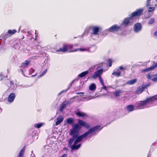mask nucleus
Instances as JSON below:
<instances>
[{"instance_id":"1","label":"nucleus","mask_w":157,"mask_h":157,"mask_svg":"<svg viewBox=\"0 0 157 157\" xmlns=\"http://www.w3.org/2000/svg\"><path fill=\"white\" fill-rule=\"evenodd\" d=\"M78 123L75 124L72 126V128L70 130L69 135L71 137L68 140L67 143L68 145L72 150H77L81 146V144H79L77 145L76 144L80 142L83 138L86 137L89 134L92 133L98 130L100 131L101 129L100 126L97 125L90 128L87 132H85L83 134L79 136V132L82 127H83L86 129H89L90 126L89 124L79 119L78 121Z\"/></svg>"},{"instance_id":"2","label":"nucleus","mask_w":157,"mask_h":157,"mask_svg":"<svg viewBox=\"0 0 157 157\" xmlns=\"http://www.w3.org/2000/svg\"><path fill=\"white\" fill-rule=\"evenodd\" d=\"M76 45H74L73 44H63L62 48H60L59 49L56 50L57 52H74L79 50L81 51H83L86 50V49L80 48L75 49L74 48Z\"/></svg>"},{"instance_id":"3","label":"nucleus","mask_w":157,"mask_h":157,"mask_svg":"<svg viewBox=\"0 0 157 157\" xmlns=\"http://www.w3.org/2000/svg\"><path fill=\"white\" fill-rule=\"evenodd\" d=\"M155 98L153 97H150L146 98L145 100L140 101L137 104L136 108L137 109H144V106L149 103H152Z\"/></svg>"},{"instance_id":"4","label":"nucleus","mask_w":157,"mask_h":157,"mask_svg":"<svg viewBox=\"0 0 157 157\" xmlns=\"http://www.w3.org/2000/svg\"><path fill=\"white\" fill-rule=\"evenodd\" d=\"M144 9L142 8L136 9L135 11L132 13L130 15V17L132 18L136 17H140L142 15Z\"/></svg>"},{"instance_id":"5","label":"nucleus","mask_w":157,"mask_h":157,"mask_svg":"<svg viewBox=\"0 0 157 157\" xmlns=\"http://www.w3.org/2000/svg\"><path fill=\"white\" fill-rule=\"evenodd\" d=\"M121 27L116 24L113 25L108 29V30L110 32L115 33L118 32L120 29Z\"/></svg>"},{"instance_id":"6","label":"nucleus","mask_w":157,"mask_h":157,"mask_svg":"<svg viewBox=\"0 0 157 157\" xmlns=\"http://www.w3.org/2000/svg\"><path fill=\"white\" fill-rule=\"evenodd\" d=\"M103 71V70L101 69L95 72L92 76V78L93 79H95L98 77L99 78V77L101 76V75Z\"/></svg>"},{"instance_id":"7","label":"nucleus","mask_w":157,"mask_h":157,"mask_svg":"<svg viewBox=\"0 0 157 157\" xmlns=\"http://www.w3.org/2000/svg\"><path fill=\"white\" fill-rule=\"evenodd\" d=\"M148 85H142L140 86L135 91L136 94H140L146 88Z\"/></svg>"},{"instance_id":"8","label":"nucleus","mask_w":157,"mask_h":157,"mask_svg":"<svg viewBox=\"0 0 157 157\" xmlns=\"http://www.w3.org/2000/svg\"><path fill=\"white\" fill-rule=\"evenodd\" d=\"M91 29L92 34L94 35H98V33L101 28L98 26H94L92 27Z\"/></svg>"},{"instance_id":"9","label":"nucleus","mask_w":157,"mask_h":157,"mask_svg":"<svg viewBox=\"0 0 157 157\" xmlns=\"http://www.w3.org/2000/svg\"><path fill=\"white\" fill-rule=\"evenodd\" d=\"M142 29V25L140 23H137L134 25V31L135 32H138L140 31Z\"/></svg>"},{"instance_id":"10","label":"nucleus","mask_w":157,"mask_h":157,"mask_svg":"<svg viewBox=\"0 0 157 157\" xmlns=\"http://www.w3.org/2000/svg\"><path fill=\"white\" fill-rule=\"evenodd\" d=\"M157 66V62L155 63V65H153L152 66L144 69L141 70V72H148L150 71H151L153 70Z\"/></svg>"},{"instance_id":"11","label":"nucleus","mask_w":157,"mask_h":157,"mask_svg":"<svg viewBox=\"0 0 157 157\" xmlns=\"http://www.w3.org/2000/svg\"><path fill=\"white\" fill-rule=\"evenodd\" d=\"M16 97V95L14 93L10 94L8 96V101L10 102H12L14 100Z\"/></svg>"},{"instance_id":"12","label":"nucleus","mask_w":157,"mask_h":157,"mask_svg":"<svg viewBox=\"0 0 157 157\" xmlns=\"http://www.w3.org/2000/svg\"><path fill=\"white\" fill-rule=\"evenodd\" d=\"M130 17L128 18H126L124 19L122 24L124 25L125 26H128L129 24L130 23V20L132 18L130 17V16L129 15Z\"/></svg>"},{"instance_id":"13","label":"nucleus","mask_w":157,"mask_h":157,"mask_svg":"<svg viewBox=\"0 0 157 157\" xmlns=\"http://www.w3.org/2000/svg\"><path fill=\"white\" fill-rule=\"evenodd\" d=\"M63 117L62 116L59 115L56 119V125H57L60 124L63 121Z\"/></svg>"},{"instance_id":"14","label":"nucleus","mask_w":157,"mask_h":157,"mask_svg":"<svg viewBox=\"0 0 157 157\" xmlns=\"http://www.w3.org/2000/svg\"><path fill=\"white\" fill-rule=\"evenodd\" d=\"M30 63L29 60H25L24 62H22L21 64V67L25 68L29 65Z\"/></svg>"},{"instance_id":"15","label":"nucleus","mask_w":157,"mask_h":157,"mask_svg":"<svg viewBox=\"0 0 157 157\" xmlns=\"http://www.w3.org/2000/svg\"><path fill=\"white\" fill-rule=\"evenodd\" d=\"M89 73L88 71H86L83 72L80 74H79L78 75V76L80 78H82L85 76L87 74Z\"/></svg>"},{"instance_id":"16","label":"nucleus","mask_w":157,"mask_h":157,"mask_svg":"<svg viewBox=\"0 0 157 157\" xmlns=\"http://www.w3.org/2000/svg\"><path fill=\"white\" fill-rule=\"evenodd\" d=\"M64 103V102L63 103L60 105L59 108V111H62L63 109L66 107V105L70 103V101H67L66 104H65Z\"/></svg>"},{"instance_id":"17","label":"nucleus","mask_w":157,"mask_h":157,"mask_svg":"<svg viewBox=\"0 0 157 157\" xmlns=\"http://www.w3.org/2000/svg\"><path fill=\"white\" fill-rule=\"evenodd\" d=\"M76 115L78 116L79 117H83L86 116V114L84 112H77L76 113Z\"/></svg>"},{"instance_id":"18","label":"nucleus","mask_w":157,"mask_h":157,"mask_svg":"<svg viewBox=\"0 0 157 157\" xmlns=\"http://www.w3.org/2000/svg\"><path fill=\"white\" fill-rule=\"evenodd\" d=\"M25 148V146H24L22 149L21 150L17 157H23V154Z\"/></svg>"},{"instance_id":"19","label":"nucleus","mask_w":157,"mask_h":157,"mask_svg":"<svg viewBox=\"0 0 157 157\" xmlns=\"http://www.w3.org/2000/svg\"><path fill=\"white\" fill-rule=\"evenodd\" d=\"M127 110L129 112L133 111L134 110V106L132 105H129L126 107Z\"/></svg>"},{"instance_id":"20","label":"nucleus","mask_w":157,"mask_h":157,"mask_svg":"<svg viewBox=\"0 0 157 157\" xmlns=\"http://www.w3.org/2000/svg\"><path fill=\"white\" fill-rule=\"evenodd\" d=\"M116 71V72H115L114 71L112 74V75H115L117 77H119L121 75V72L119 71L118 69Z\"/></svg>"},{"instance_id":"21","label":"nucleus","mask_w":157,"mask_h":157,"mask_svg":"<svg viewBox=\"0 0 157 157\" xmlns=\"http://www.w3.org/2000/svg\"><path fill=\"white\" fill-rule=\"evenodd\" d=\"M137 81L136 79H134L128 81L127 82V84L129 85H132L135 83Z\"/></svg>"},{"instance_id":"22","label":"nucleus","mask_w":157,"mask_h":157,"mask_svg":"<svg viewBox=\"0 0 157 157\" xmlns=\"http://www.w3.org/2000/svg\"><path fill=\"white\" fill-rule=\"evenodd\" d=\"M17 30L15 29L10 30L9 29L7 33L11 35H13L15 34L17 32Z\"/></svg>"},{"instance_id":"23","label":"nucleus","mask_w":157,"mask_h":157,"mask_svg":"<svg viewBox=\"0 0 157 157\" xmlns=\"http://www.w3.org/2000/svg\"><path fill=\"white\" fill-rule=\"evenodd\" d=\"M96 88V86L94 83H92L90 85L89 87V89L90 90H95Z\"/></svg>"},{"instance_id":"24","label":"nucleus","mask_w":157,"mask_h":157,"mask_svg":"<svg viewBox=\"0 0 157 157\" xmlns=\"http://www.w3.org/2000/svg\"><path fill=\"white\" fill-rule=\"evenodd\" d=\"M74 121L73 119L69 118L67 119V122L70 124H72L73 123Z\"/></svg>"},{"instance_id":"25","label":"nucleus","mask_w":157,"mask_h":157,"mask_svg":"<svg viewBox=\"0 0 157 157\" xmlns=\"http://www.w3.org/2000/svg\"><path fill=\"white\" fill-rule=\"evenodd\" d=\"M155 22V19L154 18H151L148 21V25H151L153 24Z\"/></svg>"},{"instance_id":"26","label":"nucleus","mask_w":157,"mask_h":157,"mask_svg":"<svg viewBox=\"0 0 157 157\" xmlns=\"http://www.w3.org/2000/svg\"><path fill=\"white\" fill-rule=\"evenodd\" d=\"M122 92V91L121 90H116L115 93V95L116 97L119 96H120V94Z\"/></svg>"},{"instance_id":"27","label":"nucleus","mask_w":157,"mask_h":157,"mask_svg":"<svg viewBox=\"0 0 157 157\" xmlns=\"http://www.w3.org/2000/svg\"><path fill=\"white\" fill-rule=\"evenodd\" d=\"M42 126L41 123L36 124H34V126L35 127L39 128H40Z\"/></svg>"},{"instance_id":"28","label":"nucleus","mask_w":157,"mask_h":157,"mask_svg":"<svg viewBox=\"0 0 157 157\" xmlns=\"http://www.w3.org/2000/svg\"><path fill=\"white\" fill-rule=\"evenodd\" d=\"M107 62L109 63V67H111L112 65V61L111 59H109L107 60Z\"/></svg>"},{"instance_id":"29","label":"nucleus","mask_w":157,"mask_h":157,"mask_svg":"<svg viewBox=\"0 0 157 157\" xmlns=\"http://www.w3.org/2000/svg\"><path fill=\"white\" fill-rule=\"evenodd\" d=\"M47 69L45 70L39 76V77H41L44 76L47 72Z\"/></svg>"},{"instance_id":"30","label":"nucleus","mask_w":157,"mask_h":157,"mask_svg":"<svg viewBox=\"0 0 157 157\" xmlns=\"http://www.w3.org/2000/svg\"><path fill=\"white\" fill-rule=\"evenodd\" d=\"M99 81H100V83H101V85H102V86H104V83L102 79V78L101 77H101H99Z\"/></svg>"},{"instance_id":"31","label":"nucleus","mask_w":157,"mask_h":157,"mask_svg":"<svg viewBox=\"0 0 157 157\" xmlns=\"http://www.w3.org/2000/svg\"><path fill=\"white\" fill-rule=\"evenodd\" d=\"M154 10H155L154 7H150L149 8V10H148V12H151L152 11H154Z\"/></svg>"},{"instance_id":"32","label":"nucleus","mask_w":157,"mask_h":157,"mask_svg":"<svg viewBox=\"0 0 157 157\" xmlns=\"http://www.w3.org/2000/svg\"><path fill=\"white\" fill-rule=\"evenodd\" d=\"M151 2V0H147V5L146 6L147 7H148L150 6V3Z\"/></svg>"},{"instance_id":"33","label":"nucleus","mask_w":157,"mask_h":157,"mask_svg":"<svg viewBox=\"0 0 157 157\" xmlns=\"http://www.w3.org/2000/svg\"><path fill=\"white\" fill-rule=\"evenodd\" d=\"M151 80L152 81L154 82H157V77H154L153 78H152Z\"/></svg>"},{"instance_id":"34","label":"nucleus","mask_w":157,"mask_h":157,"mask_svg":"<svg viewBox=\"0 0 157 157\" xmlns=\"http://www.w3.org/2000/svg\"><path fill=\"white\" fill-rule=\"evenodd\" d=\"M147 78L148 79H151L152 76H151L150 74H148L147 75Z\"/></svg>"},{"instance_id":"35","label":"nucleus","mask_w":157,"mask_h":157,"mask_svg":"<svg viewBox=\"0 0 157 157\" xmlns=\"http://www.w3.org/2000/svg\"><path fill=\"white\" fill-rule=\"evenodd\" d=\"M76 94H81V96H83V94H84V93L82 92H78L76 93Z\"/></svg>"},{"instance_id":"36","label":"nucleus","mask_w":157,"mask_h":157,"mask_svg":"<svg viewBox=\"0 0 157 157\" xmlns=\"http://www.w3.org/2000/svg\"><path fill=\"white\" fill-rule=\"evenodd\" d=\"M119 69L120 70H126V69H124L123 67L122 66H120L119 67Z\"/></svg>"},{"instance_id":"37","label":"nucleus","mask_w":157,"mask_h":157,"mask_svg":"<svg viewBox=\"0 0 157 157\" xmlns=\"http://www.w3.org/2000/svg\"><path fill=\"white\" fill-rule=\"evenodd\" d=\"M67 155L66 154H63L61 157H67Z\"/></svg>"},{"instance_id":"38","label":"nucleus","mask_w":157,"mask_h":157,"mask_svg":"<svg viewBox=\"0 0 157 157\" xmlns=\"http://www.w3.org/2000/svg\"><path fill=\"white\" fill-rule=\"evenodd\" d=\"M103 86V89H104L105 90H107V89L106 86H104H104Z\"/></svg>"},{"instance_id":"39","label":"nucleus","mask_w":157,"mask_h":157,"mask_svg":"<svg viewBox=\"0 0 157 157\" xmlns=\"http://www.w3.org/2000/svg\"><path fill=\"white\" fill-rule=\"evenodd\" d=\"M63 149L66 151H67L68 150V148H67L66 147H64L63 148Z\"/></svg>"},{"instance_id":"40","label":"nucleus","mask_w":157,"mask_h":157,"mask_svg":"<svg viewBox=\"0 0 157 157\" xmlns=\"http://www.w3.org/2000/svg\"><path fill=\"white\" fill-rule=\"evenodd\" d=\"M154 35L155 36H157V31L154 33Z\"/></svg>"},{"instance_id":"41","label":"nucleus","mask_w":157,"mask_h":157,"mask_svg":"<svg viewBox=\"0 0 157 157\" xmlns=\"http://www.w3.org/2000/svg\"><path fill=\"white\" fill-rule=\"evenodd\" d=\"M76 97H78V96H75V97H73L71 98V99H74Z\"/></svg>"},{"instance_id":"42","label":"nucleus","mask_w":157,"mask_h":157,"mask_svg":"<svg viewBox=\"0 0 157 157\" xmlns=\"http://www.w3.org/2000/svg\"><path fill=\"white\" fill-rule=\"evenodd\" d=\"M155 76H157V74L155 75Z\"/></svg>"},{"instance_id":"43","label":"nucleus","mask_w":157,"mask_h":157,"mask_svg":"<svg viewBox=\"0 0 157 157\" xmlns=\"http://www.w3.org/2000/svg\"><path fill=\"white\" fill-rule=\"evenodd\" d=\"M63 91H62L60 92V93H62Z\"/></svg>"},{"instance_id":"44","label":"nucleus","mask_w":157,"mask_h":157,"mask_svg":"<svg viewBox=\"0 0 157 157\" xmlns=\"http://www.w3.org/2000/svg\"><path fill=\"white\" fill-rule=\"evenodd\" d=\"M35 75H32V76H34Z\"/></svg>"},{"instance_id":"45","label":"nucleus","mask_w":157,"mask_h":157,"mask_svg":"<svg viewBox=\"0 0 157 157\" xmlns=\"http://www.w3.org/2000/svg\"><path fill=\"white\" fill-rule=\"evenodd\" d=\"M24 38V37L23 36V38H22L21 39H23Z\"/></svg>"},{"instance_id":"46","label":"nucleus","mask_w":157,"mask_h":157,"mask_svg":"<svg viewBox=\"0 0 157 157\" xmlns=\"http://www.w3.org/2000/svg\"><path fill=\"white\" fill-rule=\"evenodd\" d=\"M149 17H147V18H148Z\"/></svg>"},{"instance_id":"47","label":"nucleus","mask_w":157,"mask_h":157,"mask_svg":"<svg viewBox=\"0 0 157 157\" xmlns=\"http://www.w3.org/2000/svg\"><path fill=\"white\" fill-rule=\"evenodd\" d=\"M156 1H157V0H155Z\"/></svg>"}]
</instances>
